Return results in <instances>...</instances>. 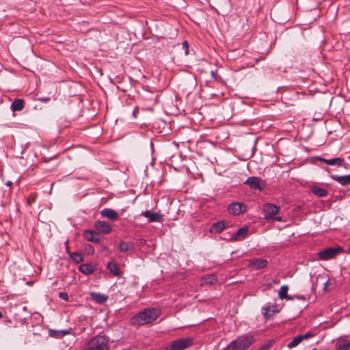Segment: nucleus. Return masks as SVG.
<instances>
[{
  "label": "nucleus",
  "instance_id": "7ed1b4c3",
  "mask_svg": "<svg viewBox=\"0 0 350 350\" xmlns=\"http://www.w3.org/2000/svg\"><path fill=\"white\" fill-rule=\"evenodd\" d=\"M109 338L105 335H97L88 343L86 350H109Z\"/></svg>",
  "mask_w": 350,
  "mask_h": 350
},
{
  "label": "nucleus",
  "instance_id": "4c0bfd02",
  "mask_svg": "<svg viewBox=\"0 0 350 350\" xmlns=\"http://www.w3.org/2000/svg\"><path fill=\"white\" fill-rule=\"evenodd\" d=\"M11 193V191H10V189H9V193L8 194L10 195V193Z\"/></svg>",
  "mask_w": 350,
  "mask_h": 350
},
{
  "label": "nucleus",
  "instance_id": "1a4fd4ad",
  "mask_svg": "<svg viewBox=\"0 0 350 350\" xmlns=\"http://www.w3.org/2000/svg\"><path fill=\"white\" fill-rule=\"evenodd\" d=\"M314 334L310 332H306L303 335H298L295 336L288 345L287 347L288 349H293L297 347L299 344H300L304 340L309 338L313 336Z\"/></svg>",
  "mask_w": 350,
  "mask_h": 350
},
{
  "label": "nucleus",
  "instance_id": "ddd939ff",
  "mask_svg": "<svg viewBox=\"0 0 350 350\" xmlns=\"http://www.w3.org/2000/svg\"><path fill=\"white\" fill-rule=\"evenodd\" d=\"M83 237L88 241L99 243L100 241V234L94 230H86L83 232Z\"/></svg>",
  "mask_w": 350,
  "mask_h": 350
},
{
  "label": "nucleus",
  "instance_id": "e433bc0d",
  "mask_svg": "<svg viewBox=\"0 0 350 350\" xmlns=\"http://www.w3.org/2000/svg\"><path fill=\"white\" fill-rule=\"evenodd\" d=\"M276 219H277L278 221H280V220H281V217H277V218H276Z\"/></svg>",
  "mask_w": 350,
  "mask_h": 350
},
{
  "label": "nucleus",
  "instance_id": "f03ea898",
  "mask_svg": "<svg viewBox=\"0 0 350 350\" xmlns=\"http://www.w3.org/2000/svg\"><path fill=\"white\" fill-rule=\"evenodd\" d=\"M255 341L250 335H243L232 340L224 350H245Z\"/></svg>",
  "mask_w": 350,
  "mask_h": 350
},
{
  "label": "nucleus",
  "instance_id": "6e6552de",
  "mask_svg": "<svg viewBox=\"0 0 350 350\" xmlns=\"http://www.w3.org/2000/svg\"><path fill=\"white\" fill-rule=\"evenodd\" d=\"M262 314L264 318L267 320L272 318L275 313L279 312V309L276 305H268L264 306L262 309Z\"/></svg>",
  "mask_w": 350,
  "mask_h": 350
},
{
  "label": "nucleus",
  "instance_id": "20e7f679",
  "mask_svg": "<svg viewBox=\"0 0 350 350\" xmlns=\"http://www.w3.org/2000/svg\"><path fill=\"white\" fill-rule=\"evenodd\" d=\"M193 345L191 338H182L172 342L165 350H184Z\"/></svg>",
  "mask_w": 350,
  "mask_h": 350
},
{
  "label": "nucleus",
  "instance_id": "2eb2a0df",
  "mask_svg": "<svg viewBox=\"0 0 350 350\" xmlns=\"http://www.w3.org/2000/svg\"><path fill=\"white\" fill-rule=\"evenodd\" d=\"M249 229L247 227L239 228L230 238L231 241H239L245 238L248 234Z\"/></svg>",
  "mask_w": 350,
  "mask_h": 350
},
{
  "label": "nucleus",
  "instance_id": "c9c22d12",
  "mask_svg": "<svg viewBox=\"0 0 350 350\" xmlns=\"http://www.w3.org/2000/svg\"><path fill=\"white\" fill-rule=\"evenodd\" d=\"M103 250H108V248H107V246H103Z\"/></svg>",
  "mask_w": 350,
  "mask_h": 350
},
{
  "label": "nucleus",
  "instance_id": "f3484780",
  "mask_svg": "<svg viewBox=\"0 0 350 350\" xmlns=\"http://www.w3.org/2000/svg\"><path fill=\"white\" fill-rule=\"evenodd\" d=\"M95 226L98 231L105 234H108L112 230L111 226L105 221H96Z\"/></svg>",
  "mask_w": 350,
  "mask_h": 350
},
{
  "label": "nucleus",
  "instance_id": "412c9836",
  "mask_svg": "<svg viewBox=\"0 0 350 350\" xmlns=\"http://www.w3.org/2000/svg\"><path fill=\"white\" fill-rule=\"evenodd\" d=\"M288 290V286L287 285L282 286L278 292L279 298L281 299L292 300L293 297L287 294Z\"/></svg>",
  "mask_w": 350,
  "mask_h": 350
},
{
  "label": "nucleus",
  "instance_id": "9b49d317",
  "mask_svg": "<svg viewBox=\"0 0 350 350\" xmlns=\"http://www.w3.org/2000/svg\"><path fill=\"white\" fill-rule=\"evenodd\" d=\"M142 215L148 218L150 222H161L163 221V215L159 213L146 211L142 212Z\"/></svg>",
  "mask_w": 350,
  "mask_h": 350
},
{
  "label": "nucleus",
  "instance_id": "b1692460",
  "mask_svg": "<svg viewBox=\"0 0 350 350\" xmlns=\"http://www.w3.org/2000/svg\"><path fill=\"white\" fill-rule=\"evenodd\" d=\"M107 268L110 270V271L116 276L120 275V271L119 268L118 267L117 264L115 261L111 260L107 263Z\"/></svg>",
  "mask_w": 350,
  "mask_h": 350
},
{
  "label": "nucleus",
  "instance_id": "4468645a",
  "mask_svg": "<svg viewBox=\"0 0 350 350\" xmlns=\"http://www.w3.org/2000/svg\"><path fill=\"white\" fill-rule=\"evenodd\" d=\"M279 207L273 204H267L265 207V219H271L279 211Z\"/></svg>",
  "mask_w": 350,
  "mask_h": 350
},
{
  "label": "nucleus",
  "instance_id": "393cba45",
  "mask_svg": "<svg viewBox=\"0 0 350 350\" xmlns=\"http://www.w3.org/2000/svg\"><path fill=\"white\" fill-rule=\"evenodd\" d=\"M311 190L312 193L318 197H325L328 194V191L326 189L318 186H314Z\"/></svg>",
  "mask_w": 350,
  "mask_h": 350
},
{
  "label": "nucleus",
  "instance_id": "4be33fe9",
  "mask_svg": "<svg viewBox=\"0 0 350 350\" xmlns=\"http://www.w3.org/2000/svg\"><path fill=\"white\" fill-rule=\"evenodd\" d=\"M217 280V275L214 274L205 275L202 278V285H212L215 284Z\"/></svg>",
  "mask_w": 350,
  "mask_h": 350
},
{
  "label": "nucleus",
  "instance_id": "6ab92c4d",
  "mask_svg": "<svg viewBox=\"0 0 350 350\" xmlns=\"http://www.w3.org/2000/svg\"><path fill=\"white\" fill-rule=\"evenodd\" d=\"M226 228V225L224 221H219L214 223L211 227L210 231L215 233H221Z\"/></svg>",
  "mask_w": 350,
  "mask_h": 350
},
{
  "label": "nucleus",
  "instance_id": "0eeeda50",
  "mask_svg": "<svg viewBox=\"0 0 350 350\" xmlns=\"http://www.w3.org/2000/svg\"><path fill=\"white\" fill-rule=\"evenodd\" d=\"M246 210L247 206L243 203L240 202H232L228 206V211L234 215L245 213Z\"/></svg>",
  "mask_w": 350,
  "mask_h": 350
},
{
  "label": "nucleus",
  "instance_id": "39448f33",
  "mask_svg": "<svg viewBox=\"0 0 350 350\" xmlns=\"http://www.w3.org/2000/svg\"><path fill=\"white\" fill-rule=\"evenodd\" d=\"M343 249L342 247H329L320 251L318 253V256L321 260H327L335 258L338 254L342 252Z\"/></svg>",
  "mask_w": 350,
  "mask_h": 350
},
{
  "label": "nucleus",
  "instance_id": "423d86ee",
  "mask_svg": "<svg viewBox=\"0 0 350 350\" xmlns=\"http://www.w3.org/2000/svg\"><path fill=\"white\" fill-rule=\"evenodd\" d=\"M252 189L262 191L266 186L265 181L260 177L250 176L244 183Z\"/></svg>",
  "mask_w": 350,
  "mask_h": 350
},
{
  "label": "nucleus",
  "instance_id": "5701e85b",
  "mask_svg": "<svg viewBox=\"0 0 350 350\" xmlns=\"http://www.w3.org/2000/svg\"><path fill=\"white\" fill-rule=\"evenodd\" d=\"M23 108L24 100L21 98L15 99L11 105V109L13 111H21L23 109Z\"/></svg>",
  "mask_w": 350,
  "mask_h": 350
},
{
  "label": "nucleus",
  "instance_id": "9d476101",
  "mask_svg": "<svg viewBox=\"0 0 350 350\" xmlns=\"http://www.w3.org/2000/svg\"><path fill=\"white\" fill-rule=\"evenodd\" d=\"M268 261L262 258H254L249 260L248 267L252 269L259 270L267 267Z\"/></svg>",
  "mask_w": 350,
  "mask_h": 350
},
{
  "label": "nucleus",
  "instance_id": "c85d7f7f",
  "mask_svg": "<svg viewBox=\"0 0 350 350\" xmlns=\"http://www.w3.org/2000/svg\"><path fill=\"white\" fill-rule=\"evenodd\" d=\"M70 258L76 262L79 263L83 260V256L81 253L74 252L70 255Z\"/></svg>",
  "mask_w": 350,
  "mask_h": 350
},
{
  "label": "nucleus",
  "instance_id": "bb28decb",
  "mask_svg": "<svg viewBox=\"0 0 350 350\" xmlns=\"http://www.w3.org/2000/svg\"><path fill=\"white\" fill-rule=\"evenodd\" d=\"M130 249H134V244L131 242L128 243L121 241L119 244V250L122 252H128Z\"/></svg>",
  "mask_w": 350,
  "mask_h": 350
},
{
  "label": "nucleus",
  "instance_id": "473e14b6",
  "mask_svg": "<svg viewBox=\"0 0 350 350\" xmlns=\"http://www.w3.org/2000/svg\"><path fill=\"white\" fill-rule=\"evenodd\" d=\"M59 297L65 300V301H68V295L65 292H60L59 293V295H58Z\"/></svg>",
  "mask_w": 350,
  "mask_h": 350
},
{
  "label": "nucleus",
  "instance_id": "f8f14e48",
  "mask_svg": "<svg viewBox=\"0 0 350 350\" xmlns=\"http://www.w3.org/2000/svg\"><path fill=\"white\" fill-rule=\"evenodd\" d=\"M100 215L103 217H106L111 221L118 220L119 214L117 211L111 208H104L100 211Z\"/></svg>",
  "mask_w": 350,
  "mask_h": 350
},
{
  "label": "nucleus",
  "instance_id": "aec40b11",
  "mask_svg": "<svg viewBox=\"0 0 350 350\" xmlns=\"http://www.w3.org/2000/svg\"><path fill=\"white\" fill-rule=\"evenodd\" d=\"M90 296L92 299L100 304H104L107 300V296L99 293H91Z\"/></svg>",
  "mask_w": 350,
  "mask_h": 350
},
{
  "label": "nucleus",
  "instance_id": "dca6fc26",
  "mask_svg": "<svg viewBox=\"0 0 350 350\" xmlns=\"http://www.w3.org/2000/svg\"><path fill=\"white\" fill-rule=\"evenodd\" d=\"M318 160L326 163L329 165H336L338 167H340L344 163V159L341 157H336L333 159H324L321 157H318Z\"/></svg>",
  "mask_w": 350,
  "mask_h": 350
},
{
  "label": "nucleus",
  "instance_id": "a211bd4d",
  "mask_svg": "<svg viewBox=\"0 0 350 350\" xmlns=\"http://www.w3.org/2000/svg\"><path fill=\"white\" fill-rule=\"evenodd\" d=\"M332 178L342 185H347L350 184V174L345 176L332 175Z\"/></svg>",
  "mask_w": 350,
  "mask_h": 350
},
{
  "label": "nucleus",
  "instance_id": "2f4dec72",
  "mask_svg": "<svg viewBox=\"0 0 350 350\" xmlns=\"http://www.w3.org/2000/svg\"><path fill=\"white\" fill-rule=\"evenodd\" d=\"M183 49L185 51V54L187 55L189 54V44L187 41H184L183 42Z\"/></svg>",
  "mask_w": 350,
  "mask_h": 350
},
{
  "label": "nucleus",
  "instance_id": "f257e3e1",
  "mask_svg": "<svg viewBox=\"0 0 350 350\" xmlns=\"http://www.w3.org/2000/svg\"><path fill=\"white\" fill-rule=\"evenodd\" d=\"M160 311L158 309L149 308L138 312L131 319V323L133 325H144L152 323L159 316Z\"/></svg>",
  "mask_w": 350,
  "mask_h": 350
},
{
  "label": "nucleus",
  "instance_id": "72a5a7b5",
  "mask_svg": "<svg viewBox=\"0 0 350 350\" xmlns=\"http://www.w3.org/2000/svg\"><path fill=\"white\" fill-rule=\"evenodd\" d=\"M88 247L89 248V251L91 252L92 253H94V248L91 245H88Z\"/></svg>",
  "mask_w": 350,
  "mask_h": 350
},
{
  "label": "nucleus",
  "instance_id": "a878e982",
  "mask_svg": "<svg viewBox=\"0 0 350 350\" xmlns=\"http://www.w3.org/2000/svg\"><path fill=\"white\" fill-rule=\"evenodd\" d=\"M79 271L86 275L92 273L94 271V268L90 264H83L79 266Z\"/></svg>",
  "mask_w": 350,
  "mask_h": 350
},
{
  "label": "nucleus",
  "instance_id": "c756f323",
  "mask_svg": "<svg viewBox=\"0 0 350 350\" xmlns=\"http://www.w3.org/2000/svg\"><path fill=\"white\" fill-rule=\"evenodd\" d=\"M50 332L51 333H52V332L55 333V334H53V336H63L69 334L71 332H70V330L62 329V330H59V331L51 330Z\"/></svg>",
  "mask_w": 350,
  "mask_h": 350
},
{
  "label": "nucleus",
  "instance_id": "7c9ffc66",
  "mask_svg": "<svg viewBox=\"0 0 350 350\" xmlns=\"http://www.w3.org/2000/svg\"><path fill=\"white\" fill-rule=\"evenodd\" d=\"M273 344V340H269L263 345L258 350H269Z\"/></svg>",
  "mask_w": 350,
  "mask_h": 350
},
{
  "label": "nucleus",
  "instance_id": "f704fd0d",
  "mask_svg": "<svg viewBox=\"0 0 350 350\" xmlns=\"http://www.w3.org/2000/svg\"><path fill=\"white\" fill-rule=\"evenodd\" d=\"M5 185H6L8 187H10L12 185V182H11V181H7V182H6V183H5Z\"/></svg>",
  "mask_w": 350,
  "mask_h": 350
},
{
  "label": "nucleus",
  "instance_id": "cd10ccee",
  "mask_svg": "<svg viewBox=\"0 0 350 350\" xmlns=\"http://www.w3.org/2000/svg\"><path fill=\"white\" fill-rule=\"evenodd\" d=\"M350 342L347 341L340 342L336 344V350H349Z\"/></svg>",
  "mask_w": 350,
  "mask_h": 350
}]
</instances>
